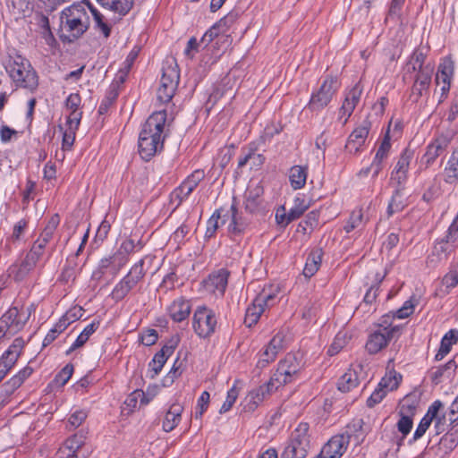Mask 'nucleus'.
Masks as SVG:
<instances>
[{"label": "nucleus", "instance_id": "obj_32", "mask_svg": "<svg viewBox=\"0 0 458 458\" xmlns=\"http://www.w3.org/2000/svg\"><path fill=\"white\" fill-rule=\"evenodd\" d=\"M458 341V331L455 329L449 330L442 338L438 352L435 356L436 360H441L451 351L453 344Z\"/></svg>", "mask_w": 458, "mask_h": 458}, {"label": "nucleus", "instance_id": "obj_36", "mask_svg": "<svg viewBox=\"0 0 458 458\" xmlns=\"http://www.w3.org/2000/svg\"><path fill=\"white\" fill-rule=\"evenodd\" d=\"M359 385V379L356 371L348 369L338 380L337 387L343 392L346 393L353 389Z\"/></svg>", "mask_w": 458, "mask_h": 458}, {"label": "nucleus", "instance_id": "obj_25", "mask_svg": "<svg viewBox=\"0 0 458 458\" xmlns=\"http://www.w3.org/2000/svg\"><path fill=\"white\" fill-rule=\"evenodd\" d=\"M230 223L228 225V232L233 235H240L244 233L249 225L248 220L239 212L236 204L233 202L230 209Z\"/></svg>", "mask_w": 458, "mask_h": 458}, {"label": "nucleus", "instance_id": "obj_45", "mask_svg": "<svg viewBox=\"0 0 458 458\" xmlns=\"http://www.w3.org/2000/svg\"><path fill=\"white\" fill-rule=\"evenodd\" d=\"M37 25L41 29V34L46 39L47 43L49 44L53 41L54 36L50 29L49 19L43 13H37L35 15Z\"/></svg>", "mask_w": 458, "mask_h": 458}, {"label": "nucleus", "instance_id": "obj_15", "mask_svg": "<svg viewBox=\"0 0 458 458\" xmlns=\"http://www.w3.org/2000/svg\"><path fill=\"white\" fill-rule=\"evenodd\" d=\"M264 193L263 187L259 184H250L244 194V208L249 213H257L262 208Z\"/></svg>", "mask_w": 458, "mask_h": 458}, {"label": "nucleus", "instance_id": "obj_31", "mask_svg": "<svg viewBox=\"0 0 458 458\" xmlns=\"http://www.w3.org/2000/svg\"><path fill=\"white\" fill-rule=\"evenodd\" d=\"M30 367H25L20 370L16 375L11 377L4 385V391L6 394H12L17 388H19L24 380L29 377L32 373Z\"/></svg>", "mask_w": 458, "mask_h": 458}, {"label": "nucleus", "instance_id": "obj_8", "mask_svg": "<svg viewBox=\"0 0 458 458\" xmlns=\"http://www.w3.org/2000/svg\"><path fill=\"white\" fill-rule=\"evenodd\" d=\"M162 71V77L157 96L161 103H168L173 98L178 87L180 74L176 65L164 67Z\"/></svg>", "mask_w": 458, "mask_h": 458}, {"label": "nucleus", "instance_id": "obj_28", "mask_svg": "<svg viewBox=\"0 0 458 458\" xmlns=\"http://www.w3.org/2000/svg\"><path fill=\"white\" fill-rule=\"evenodd\" d=\"M183 407L179 403H174L165 413L163 421V429L171 432L179 424Z\"/></svg>", "mask_w": 458, "mask_h": 458}, {"label": "nucleus", "instance_id": "obj_2", "mask_svg": "<svg viewBox=\"0 0 458 458\" xmlns=\"http://www.w3.org/2000/svg\"><path fill=\"white\" fill-rule=\"evenodd\" d=\"M6 72L16 87L26 89L31 92L38 86V77L30 62L20 55L11 57Z\"/></svg>", "mask_w": 458, "mask_h": 458}, {"label": "nucleus", "instance_id": "obj_52", "mask_svg": "<svg viewBox=\"0 0 458 458\" xmlns=\"http://www.w3.org/2000/svg\"><path fill=\"white\" fill-rule=\"evenodd\" d=\"M238 389L235 386H233L229 391L227 392V396L225 401L224 402L223 405L220 408L219 412L225 413L228 411L235 403L237 397H238Z\"/></svg>", "mask_w": 458, "mask_h": 458}, {"label": "nucleus", "instance_id": "obj_47", "mask_svg": "<svg viewBox=\"0 0 458 458\" xmlns=\"http://www.w3.org/2000/svg\"><path fill=\"white\" fill-rule=\"evenodd\" d=\"M362 223H363V214H362L361 209L354 210L351 214L344 229L346 233H351L355 228H358L359 226H360L362 225Z\"/></svg>", "mask_w": 458, "mask_h": 458}, {"label": "nucleus", "instance_id": "obj_9", "mask_svg": "<svg viewBox=\"0 0 458 458\" xmlns=\"http://www.w3.org/2000/svg\"><path fill=\"white\" fill-rule=\"evenodd\" d=\"M400 333V327L394 326L391 328L384 327L378 328L371 333L367 340L365 348L369 354H377L381 350L385 349L388 343L394 337H397Z\"/></svg>", "mask_w": 458, "mask_h": 458}, {"label": "nucleus", "instance_id": "obj_62", "mask_svg": "<svg viewBox=\"0 0 458 458\" xmlns=\"http://www.w3.org/2000/svg\"><path fill=\"white\" fill-rule=\"evenodd\" d=\"M440 441H449L451 443L450 447L458 443V420L452 424L451 429L440 439Z\"/></svg>", "mask_w": 458, "mask_h": 458}, {"label": "nucleus", "instance_id": "obj_27", "mask_svg": "<svg viewBox=\"0 0 458 458\" xmlns=\"http://www.w3.org/2000/svg\"><path fill=\"white\" fill-rule=\"evenodd\" d=\"M98 4L120 16L127 14L133 6V0H97Z\"/></svg>", "mask_w": 458, "mask_h": 458}, {"label": "nucleus", "instance_id": "obj_50", "mask_svg": "<svg viewBox=\"0 0 458 458\" xmlns=\"http://www.w3.org/2000/svg\"><path fill=\"white\" fill-rule=\"evenodd\" d=\"M434 420L435 436H439L440 434L444 433L447 430L448 427L452 425L448 420V415L446 413L439 415L438 412L437 417L434 418Z\"/></svg>", "mask_w": 458, "mask_h": 458}, {"label": "nucleus", "instance_id": "obj_64", "mask_svg": "<svg viewBox=\"0 0 458 458\" xmlns=\"http://www.w3.org/2000/svg\"><path fill=\"white\" fill-rule=\"evenodd\" d=\"M361 93H362V88L360 87V85L359 83H357L346 94L345 99H348L351 102V104H353V106H356L360 99Z\"/></svg>", "mask_w": 458, "mask_h": 458}, {"label": "nucleus", "instance_id": "obj_60", "mask_svg": "<svg viewBox=\"0 0 458 458\" xmlns=\"http://www.w3.org/2000/svg\"><path fill=\"white\" fill-rule=\"evenodd\" d=\"M158 339L157 331L155 329H147L140 336V342L146 346H151L157 343Z\"/></svg>", "mask_w": 458, "mask_h": 458}, {"label": "nucleus", "instance_id": "obj_21", "mask_svg": "<svg viewBox=\"0 0 458 458\" xmlns=\"http://www.w3.org/2000/svg\"><path fill=\"white\" fill-rule=\"evenodd\" d=\"M390 129L388 128L382 142L379 145V148L377 150L376 156L374 157V160L370 165L369 168H367L365 171V174L369 172V169L373 170V176H377L380 171L383 168L382 163L384 159H386L388 156V153L391 148V143H390Z\"/></svg>", "mask_w": 458, "mask_h": 458}, {"label": "nucleus", "instance_id": "obj_13", "mask_svg": "<svg viewBox=\"0 0 458 458\" xmlns=\"http://www.w3.org/2000/svg\"><path fill=\"white\" fill-rule=\"evenodd\" d=\"M204 177V171L195 170L173 191V197L175 199H178L177 206H179L196 189Z\"/></svg>", "mask_w": 458, "mask_h": 458}, {"label": "nucleus", "instance_id": "obj_41", "mask_svg": "<svg viewBox=\"0 0 458 458\" xmlns=\"http://www.w3.org/2000/svg\"><path fill=\"white\" fill-rule=\"evenodd\" d=\"M234 22V16L232 14L226 15L220 19L216 25L219 30H222L223 35L221 36V38L223 39V47L224 49H226L232 43V38L230 35L228 34L229 28L233 24Z\"/></svg>", "mask_w": 458, "mask_h": 458}, {"label": "nucleus", "instance_id": "obj_54", "mask_svg": "<svg viewBox=\"0 0 458 458\" xmlns=\"http://www.w3.org/2000/svg\"><path fill=\"white\" fill-rule=\"evenodd\" d=\"M426 55L420 49H415L411 56L410 63L412 64V71L425 70L423 66Z\"/></svg>", "mask_w": 458, "mask_h": 458}, {"label": "nucleus", "instance_id": "obj_35", "mask_svg": "<svg viewBox=\"0 0 458 458\" xmlns=\"http://www.w3.org/2000/svg\"><path fill=\"white\" fill-rule=\"evenodd\" d=\"M457 368V364L454 360H450L445 365H441L437 368H433L431 371V380L435 385H437L441 381V377L446 375L448 377L453 375Z\"/></svg>", "mask_w": 458, "mask_h": 458}, {"label": "nucleus", "instance_id": "obj_39", "mask_svg": "<svg viewBox=\"0 0 458 458\" xmlns=\"http://www.w3.org/2000/svg\"><path fill=\"white\" fill-rule=\"evenodd\" d=\"M445 182L453 183L458 179V148L454 149L445 169Z\"/></svg>", "mask_w": 458, "mask_h": 458}, {"label": "nucleus", "instance_id": "obj_49", "mask_svg": "<svg viewBox=\"0 0 458 458\" xmlns=\"http://www.w3.org/2000/svg\"><path fill=\"white\" fill-rule=\"evenodd\" d=\"M223 209H216L208 221L205 237H212L218 228V220L221 218Z\"/></svg>", "mask_w": 458, "mask_h": 458}, {"label": "nucleus", "instance_id": "obj_57", "mask_svg": "<svg viewBox=\"0 0 458 458\" xmlns=\"http://www.w3.org/2000/svg\"><path fill=\"white\" fill-rule=\"evenodd\" d=\"M387 392L386 389H383L380 386L375 389V391L371 394V395L367 400V405L369 408L374 407L376 404L379 403L384 397L386 395Z\"/></svg>", "mask_w": 458, "mask_h": 458}, {"label": "nucleus", "instance_id": "obj_63", "mask_svg": "<svg viewBox=\"0 0 458 458\" xmlns=\"http://www.w3.org/2000/svg\"><path fill=\"white\" fill-rule=\"evenodd\" d=\"M443 284L446 287H454L458 284V265L444 276Z\"/></svg>", "mask_w": 458, "mask_h": 458}, {"label": "nucleus", "instance_id": "obj_7", "mask_svg": "<svg viewBox=\"0 0 458 458\" xmlns=\"http://www.w3.org/2000/svg\"><path fill=\"white\" fill-rule=\"evenodd\" d=\"M302 369V364L298 358L288 353L285 358L278 363L276 372L273 374V382L277 386H284L293 382Z\"/></svg>", "mask_w": 458, "mask_h": 458}, {"label": "nucleus", "instance_id": "obj_48", "mask_svg": "<svg viewBox=\"0 0 458 458\" xmlns=\"http://www.w3.org/2000/svg\"><path fill=\"white\" fill-rule=\"evenodd\" d=\"M143 265L144 259H140L139 262H137L131 267V268L126 275L135 284L140 283L146 275V271L143 268Z\"/></svg>", "mask_w": 458, "mask_h": 458}, {"label": "nucleus", "instance_id": "obj_10", "mask_svg": "<svg viewBox=\"0 0 458 458\" xmlns=\"http://www.w3.org/2000/svg\"><path fill=\"white\" fill-rule=\"evenodd\" d=\"M276 295L271 293H261L259 294L250 305L245 313L244 324L248 327H251L259 321L261 314L265 311L267 307L272 305Z\"/></svg>", "mask_w": 458, "mask_h": 458}, {"label": "nucleus", "instance_id": "obj_19", "mask_svg": "<svg viewBox=\"0 0 458 458\" xmlns=\"http://www.w3.org/2000/svg\"><path fill=\"white\" fill-rule=\"evenodd\" d=\"M278 387H280V386H277L276 382H273V377H271L270 380L267 384L262 385L259 388L250 392L247 396L249 403L246 404L245 408H248L249 411H254L257 406L266 398V396L269 395Z\"/></svg>", "mask_w": 458, "mask_h": 458}, {"label": "nucleus", "instance_id": "obj_4", "mask_svg": "<svg viewBox=\"0 0 458 458\" xmlns=\"http://www.w3.org/2000/svg\"><path fill=\"white\" fill-rule=\"evenodd\" d=\"M309 424L301 422L292 433L290 442L280 458H305L310 447Z\"/></svg>", "mask_w": 458, "mask_h": 458}, {"label": "nucleus", "instance_id": "obj_38", "mask_svg": "<svg viewBox=\"0 0 458 458\" xmlns=\"http://www.w3.org/2000/svg\"><path fill=\"white\" fill-rule=\"evenodd\" d=\"M84 444V437L82 435L78 436L77 434L68 438L65 441V445L58 452L59 456L64 458L66 454H77L78 450Z\"/></svg>", "mask_w": 458, "mask_h": 458}, {"label": "nucleus", "instance_id": "obj_33", "mask_svg": "<svg viewBox=\"0 0 458 458\" xmlns=\"http://www.w3.org/2000/svg\"><path fill=\"white\" fill-rule=\"evenodd\" d=\"M307 166L293 165L289 172V181L293 190H300L305 186L307 181Z\"/></svg>", "mask_w": 458, "mask_h": 458}, {"label": "nucleus", "instance_id": "obj_51", "mask_svg": "<svg viewBox=\"0 0 458 458\" xmlns=\"http://www.w3.org/2000/svg\"><path fill=\"white\" fill-rule=\"evenodd\" d=\"M73 373L72 364H66L62 370L55 377V382L59 386H64Z\"/></svg>", "mask_w": 458, "mask_h": 458}, {"label": "nucleus", "instance_id": "obj_20", "mask_svg": "<svg viewBox=\"0 0 458 458\" xmlns=\"http://www.w3.org/2000/svg\"><path fill=\"white\" fill-rule=\"evenodd\" d=\"M177 344L178 340L171 339L154 355L152 360L149 362V367L154 371L152 377L157 376L162 370L168 357L174 352Z\"/></svg>", "mask_w": 458, "mask_h": 458}, {"label": "nucleus", "instance_id": "obj_23", "mask_svg": "<svg viewBox=\"0 0 458 458\" xmlns=\"http://www.w3.org/2000/svg\"><path fill=\"white\" fill-rule=\"evenodd\" d=\"M443 408V403L441 401H435L428 409L427 413L421 419L419 423L414 434H413V441L420 439L428 430L429 426L431 425L434 418L437 417V414Z\"/></svg>", "mask_w": 458, "mask_h": 458}, {"label": "nucleus", "instance_id": "obj_30", "mask_svg": "<svg viewBox=\"0 0 458 458\" xmlns=\"http://www.w3.org/2000/svg\"><path fill=\"white\" fill-rule=\"evenodd\" d=\"M323 250L320 248L314 249L309 254L305 267L303 269V275L306 277H311L318 270L322 261Z\"/></svg>", "mask_w": 458, "mask_h": 458}, {"label": "nucleus", "instance_id": "obj_12", "mask_svg": "<svg viewBox=\"0 0 458 458\" xmlns=\"http://www.w3.org/2000/svg\"><path fill=\"white\" fill-rule=\"evenodd\" d=\"M370 128L371 122L369 119H365L352 131L345 145V148L349 153L356 154L360 151L365 143Z\"/></svg>", "mask_w": 458, "mask_h": 458}, {"label": "nucleus", "instance_id": "obj_26", "mask_svg": "<svg viewBox=\"0 0 458 458\" xmlns=\"http://www.w3.org/2000/svg\"><path fill=\"white\" fill-rule=\"evenodd\" d=\"M191 310V302L184 297H179L174 300L168 308L169 315L174 322L185 320L189 317Z\"/></svg>", "mask_w": 458, "mask_h": 458}, {"label": "nucleus", "instance_id": "obj_18", "mask_svg": "<svg viewBox=\"0 0 458 458\" xmlns=\"http://www.w3.org/2000/svg\"><path fill=\"white\" fill-rule=\"evenodd\" d=\"M432 72L433 68L429 65L425 66V70L418 71L414 84L411 88V98L414 102H418L419 98L422 97L424 92H427L431 82Z\"/></svg>", "mask_w": 458, "mask_h": 458}, {"label": "nucleus", "instance_id": "obj_46", "mask_svg": "<svg viewBox=\"0 0 458 458\" xmlns=\"http://www.w3.org/2000/svg\"><path fill=\"white\" fill-rule=\"evenodd\" d=\"M400 419L397 421V429L399 432L403 434V437H405L410 432L412 428V418L411 415L404 414L403 410L400 411Z\"/></svg>", "mask_w": 458, "mask_h": 458}, {"label": "nucleus", "instance_id": "obj_1", "mask_svg": "<svg viewBox=\"0 0 458 458\" xmlns=\"http://www.w3.org/2000/svg\"><path fill=\"white\" fill-rule=\"evenodd\" d=\"M166 122V112H154L144 123L139 136V154L144 160H149L162 150L165 136L163 135Z\"/></svg>", "mask_w": 458, "mask_h": 458}, {"label": "nucleus", "instance_id": "obj_6", "mask_svg": "<svg viewBox=\"0 0 458 458\" xmlns=\"http://www.w3.org/2000/svg\"><path fill=\"white\" fill-rule=\"evenodd\" d=\"M216 325V314L211 309L206 306H199L196 309L192 318V327L199 337H209L215 333Z\"/></svg>", "mask_w": 458, "mask_h": 458}, {"label": "nucleus", "instance_id": "obj_29", "mask_svg": "<svg viewBox=\"0 0 458 458\" xmlns=\"http://www.w3.org/2000/svg\"><path fill=\"white\" fill-rule=\"evenodd\" d=\"M137 285L127 276H123L114 287L110 297L115 301L123 300L129 293Z\"/></svg>", "mask_w": 458, "mask_h": 458}, {"label": "nucleus", "instance_id": "obj_24", "mask_svg": "<svg viewBox=\"0 0 458 458\" xmlns=\"http://www.w3.org/2000/svg\"><path fill=\"white\" fill-rule=\"evenodd\" d=\"M450 140L445 136L437 138L432 143L427 147L426 153L421 158V162L426 164V166L430 165L438 157L443 151L447 148Z\"/></svg>", "mask_w": 458, "mask_h": 458}, {"label": "nucleus", "instance_id": "obj_34", "mask_svg": "<svg viewBox=\"0 0 458 458\" xmlns=\"http://www.w3.org/2000/svg\"><path fill=\"white\" fill-rule=\"evenodd\" d=\"M455 247L445 241L444 238L437 241L433 248L432 254L428 258L430 262L435 261L434 257L437 258V261H442L448 258V256L454 250Z\"/></svg>", "mask_w": 458, "mask_h": 458}, {"label": "nucleus", "instance_id": "obj_55", "mask_svg": "<svg viewBox=\"0 0 458 458\" xmlns=\"http://www.w3.org/2000/svg\"><path fill=\"white\" fill-rule=\"evenodd\" d=\"M209 398L210 394L208 391L202 392L200 394L199 400H198V411L195 412V418L200 419L203 415V413L208 409V403H209Z\"/></svg>", "mask_w": 458, "mask_h": 458}, {"label": "nucleus", "instance_id": "obj_56", "mask_svg": "<svg viewBox=\"0 0 458 458\" xmlns=\"http://www.w3.org/2000/svg\"><path fill=\"white\" fill-rule=\"evenodd\" d=\"M318 216H319V214L318 211H316V210L310 211L306 216L305 220L300 224V226L302 227L303 231H306L308 228L313 229L318 224Z\"/></svg>", "mask_w": 458, "mask_h": 458}, {"label": "nucleus", "instance_id": "obj_17", "mask_svg": "<svg viewBox=\"0 0 458 458\" xmlns=\"http://www.w3.org/2000/svg\"><path fill=\"white\" fill-rule=\"evenodd\" d=\"M228 277L229 272L225 269H220L211 274L208 278L205 280V287L215 295L223 296L228 284Z\"/></svg>", "mask_w": 458, "mask_h": 458}, {"label": "nucleus", "instance_id": "obj_14", "mask_svg": "<svg viewBox=\"0 0 458 458\" xmlns=\"http://www.w3.org/2000/svg\"><path fill=\"white\" fill-rule=\"evenodd\" d=\"M347 446L346 439L343 436L335 435L324 445L318 458H341Z\"/></svg>", "mask_w": 458, "mask_h": 458}, {"label": "nucleus", "instance_id": "obj_37", "mask_svg": "<svg viewBox=\"0 0 458 458\" xmlns=\"http://www.w3.org/2000/svg\"><path fill=\"white\" fill-rule=\"evenodd\" d=\"M403 187L398 186L394 191L392 199L387 207V214L388 216H392L396 212L402 211L405 207V199L403 194Z\"/></svg>", "mask_w": 458, "mask_h": 458}, {"label": "nucleus", "instance_id": "obj_59", "mask_svg": "<svg viewBox=\"0 0 458 458\" xmlns=\"http://www.w3.org/2000/svg\"><path fill=\"white\" fill-rule=\"evenodd\" d=\"M265 349L269 352H273L274 356L276 357L279 351L283 349V336L279 334L276 335Z\"/></svg>", "mask_w": 458, "mask_h": 458}, {"label": "nucleus", "instance_id": "obj_3", "mask_svg": "<svg viewBox=\"0 0 458 458\" xmlns=\"http://www.w3.org/2000/svg\"><path fill=\"white\" fill-rule=\"evenodd\" d=\"M63 26L72 39L81 38L89 29V16L81 4H72L64 9L60 16Z\"/></svg>", "mask_w": 458, "mask_h": 458}, {"label": "nucleus", "instance_id": "obj_11", "mask_svg": "<svg viewBox=\"0 0 458 458\" xmlns=\"http://www.w3.org/2000/svg\"><path fill=\"white\" fill-rule=\"evenodd\" d=\"M126 262L127 259L120 258L119 254H114L110 257L103 258L100 259L98 268L93 272L92 279L100 281L106 274L114 277Z\"/></svg>", "mask_w": 458, "mask_h": 458}, {"label": "nucleus", "instance_id": "obj_61", "mask_svg": "<svg viewBox=\"0 0 458 458\" xmlns=\"http://www.w3.org/2000/svg\"><path fill=\"white\" fill-rule=\"evenodd\" d=\"M445 241H448L450 244L454 247H457L458 245V224L456 221H453L451 225L448 228V232L446 236L444 238Z\"/></svg>", "mask_w": 458, "mask_h": 458}, {"label": "nucleus", "instance_id": "obj_40", "mask_svg": "<svg viewBox=\"0 0 458 458\" xmlns=\"http://www.w3.org/2000/svg\"><path fill=\"white\" fill-rule=\"evenodd\" d=\"M1 319L4 320L10 329H13L15 332L21 330L25 323L19 319V310L16 307L10 308L3 314Z\"/></svg>", "mask_w": 458, "mask_h": 458}, {"label": "nucleus", "instance_id": "obj_44", "mask_svg": "<svg viewBox=\"0 0 458 458\" xmlns=\"http://www.w3.org/2000/svg\"><path fill=\"white\" fill-rule=\"evenodd\" d=\"M119 95V92H117V85L111 84L105 98L101 101L99 107H98V113L99 114H104L107 113L109 107L114 103L117 97Z\"/></svg>", "mask_w": 458, "mask_h": 458}, {"label": "nucleus", "instance_id": "obj_16", "mask_svg": "<svg viewBox=\"0 0 458 458\" xmlns=\"http://www.w3.org/2000/svg\"><path fill=\"white\" fill-rule=\"evenodd\" d=\"M412 157V150L405 148L402 152L396 163V165L391 174V180L395 182L398 186H402L405 182L407 179V173L409 170L410 163Z\"/></svg>", "mask_w": 458, "mask_h": 458}, {"label": "nucleus", "instance_id": "obj_43", "mask_svg": "<svg viewBox=\"0 0 458 458\" xmlns=\"http://www.w3.org/2000/svg\"><path fill=\"white\" fill-rule=\"evenodd\" d=\"M402 380V375L395 371H390L380 380L378 386L386 389V392L397 389Z\"/></svg>", "mask_w": 458, "mask_h": 458}, {"label": "nucleus", "instance_id": "obj_53", "mask_svg": "<svg viewBox=\"0 0 458 458\" xmlns=\"http://www.w3.org/2000/svg\"><path fill=\"white\" fill-rule=\"evenodd\" d=\"M414 307V300L411 298L410 300L406 301L399 310L395 311L393 318L396 317L398 318H406L413 313Z\"/></svg>", "mask_w": 458, "mask_h": 458}, {"label": "nucleus", "instance_id": "obj_42", "mask_svg": "<svg viewBox=\"0 0 458 458\" xmlns=\"http://www.w3.org/2000/svg\"><path fill=\"white\" fill-rule=\"evenodd\" d=\"M36 265L37 262L30 259V257L26 255L19 266H13V273L14 274L15 280L21 281L30 271L34 269Z\"/></svg>", "mask_w": 458, "mask_h": 458}, {"label": "nucleus", "instance_id": "obj_22", "mask_svg": "<svg viewBox=\"0 0 458 458\" xmlns=\"http://www.w3.org/2000/svg\"><path fill=\"white\" fill-rule=\"evenodd\" d=\"M363 426V420H354L346 426L345 431L339 435L346 439L347 445H349L351 441H353L355 445H359L363 443L367 435V430Z\"/></svg>", "mask_w": 458, "mask_h": 458}, {"label": "nucleus", "instance_id": "obj_5", "mask_svg": "<svg viewBox=\"0 0 458 458\" xmlns=\"http://www.w3.org/2000/svg\"><path fill=\"white\" fill-rule=\"evenodd\" d=\"M339 88L340 82L336 76H326L318 91L312 93L309 107L313 111L323 109L331 102Z\"/></svg>", "mask_w": 458, "mask_h": 458}, {"label": "nucleus", "instance_id": "obj_58", "mask_svg": "<svg viewBox=\"0 0 458 458\" xmlns=\"http://www.w3.org/2000/svg\"><path fill=\"white\" fill-rule=\"evenodd\" d=\"M95 27L97 30H99L105 38H108L111 33V27L105 21L104 15L101 14H95Z\"/></svg>", "mask_w": 458, "mask_h": 458}]
</instances>
